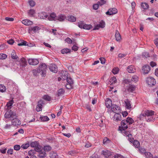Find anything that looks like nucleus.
Segmentation results:
<instances>
[{"label": "nucleus", "mask_w": 158, "mask_h": 158, "mask_svg": "<svg viewBox=\"0 0 158 158\" xmlns=\"http://www.w3.org/2000/svg\"><path fill=\"white\" fill-rule=\"evenodd\" d=\"M154 112L152 110H146L144 112H142L139 116L140 119L143 117H145V119L148 122L153 121L154 120L152 115L154 114Z\"/></svg>", "instance_id": "f257e3e1"}, {"label": "nucleus", "mask_w": 158, "mask_h": 158, "mask_svg": "<svg viewBox=\"0 0 158 158\" xmlns=\"http://www.w3.org/2000/svg\"><path fill=\"white\" fill-rule=\"evenodd\" d=\"M39 70L40 72H41V75L43 76L44 77L46 74V70L47 69V66L45 64L42 63L39 65Z\"/></svg>", "instance_id": "f03ea898"}, {"label": "nucleus", "mask_w": 158, "mask_h": 158, "mask_svg": "<svg viewBox=\"0 0 158 158\" xmlns=\"http://www.w3.org/2000/svg\"><path fill=\"white\" fill-rule=\"evenodd\" d=\"M146 82L149 86H152L156 84V81L154 78L149 77L147 78Z\"/></svg>", "instance_id": "7ed1b4c3"}, {"label": "nucleus", "mask_w": 158, "mask_h": 158, "mask_svg": "<svg viewBox=\"0 0 158 158\" xmlns=\"http://www.w3.org/2000/svg\"><path fill=\"white\" fill-rule=\"evenodd\" d=\"M19 64L21 68L25 67L27 65L26 60L24 57L21 58L19 61Z\"/></svg>", "instance_id": "20e7f679"}, {"label": "nucleus", "mask_w": 158, "mask_h": 158, "mask_svg": "<svg viewBox=\"0 0 158 158\" xmlns=\"http://www.w3.org/2000/svg\"><path fill=\"white\" fill-rule=\"evenodd\" d=\"M117 12L118 10L117 9L115 8H113L109 9L106 13V15H110L115 14Z\"/></svg>", "instance_id": "39448f33"}, {"label": "nucleus", "mask_w": 158, "mask_h": 158, "mask_svg": "<svg viewBox=\"0 0 158 158\" xmlns=\"http://www.w3.org/2000/svg\"><path fill=\"white\" fill-rule=\"evenodd\" d=\"M50 71L54 73H56L58 71V68L56 65L54 64H50L49 66Z\"/></svg>", "instance_id": "423d86ee"}, {"label": "nucleus", "mask_w": 158, "mask_h": 158, "mask_svg": "<svg viewBox=\"0 0 158 158\" xmlns=\"http://www.w3.org/2000/svg\"><path fill=\"white\" fill-rule=\"evenodd\" d=\"M28 61L29 64L33 65H37L39 63L38 60L37 59H29Z\"/></svg>", "instance_id": "0eeeda50"}, {"label": "nucleus", "mask_w": 158, "mask_h": 158, "mask_svg": "<svg viewBox=\"0 0 158 158\" xmlns=\"http://www.w3.org/2000/svg\"><path fill=\"white\" fill-rule=\"evenodd\" d=\"M35 152H39L40 154H44L45 153V152L43 151V148L39 144L35 148Z\"/></svg>", "instance_id": "6e6552de"}, {"label": "nucleus", "mask_w": 158, "mask_h": 158, "mask_svg": "<svg viewBox=\"0 0 158 158\" xmlns=\"http://www.w3.org/2000/svg\"><path fill=\"white\" fill-rule=\"evenodd\" d=\"M102 154L104 155L106 158H108L110 156L112 155L113 153L111 152L110 151L108 150H106L102 151Z\"/></svg>", "instance_id": "1a4fd4ad"}, {"label": "nucleus", "mask_w": 158, "mask_h": 158, "mask_svg": "<svg viewBox=\"0 0 158 158\" xmlns=\"http://www.w3.org/2000/svg\"><path fill=\"white\" fill-rule=\"evenodd\" d=\"M66 18V16L65 15L61 14L56 16V19L60 22H62L64 21Z\"/></svg>", "instance_id": "9d476101"}, {"label": "nucleus", "mask_w": 158, "mask_h": 158, "mask_svg": "<svg viewBox=\"0 0 158 158\" xmlns=\"http://www.w3.org/2000/svg\"><path fill=\"white\" fill-rule=\"evenodd\" d=\"M142 70L144 74H148L150 70V67L149 65H145L143 67Z\"/></svg>", "instance_id": "9b49d317"}, {"label": "nucleus", "mask_w": 158, "mask_h": 158, "mask_svg": "<svg viewBox=\"0 0 158 158\" xmlns=\"http://www.w3.org/2000/svg\"><path fill=\"white\" fill-rule=\"evenodd\" d=\"M114 120L116 122L120 121L122 120L121 115L118 113H116L113 117Z\"/></svg>", "instance_id": "f8f14e48"}, {"label": "nucleus", "mask_w": 158, "mask_h": 158, "mask_svg": "<svg viewBox=\"0 0 158 158\" xmlns=\"http://www.w3.org/2000/svg\"><path fill=\"white\" fill-rule=\"evenodd\" d=\"M124 103L126 106V108L127 110H130L132 108L131 101L127 99L124 100Z\"/></svg>", "instance_id": "ddd939ff"}, {"label": "nucleus", "mask_w": 158, "mask_h": 158, "mask_svg": "<svg viewBox=\"0 0 158 158\" xmlns=\"http://www.w3.org/2000/svg\"><path fill=\"white\" fill-rule=\"evenodd\" d=\"M12 123L13 125L17 126L20 124V120L17 118H13L12 120Z\"/></svg>", "instance_id": "4468645a"}, {"label": "nucleus", "mask_w": 158, "mask_h": 158, "mask_svg": "<svg viewBox=\"0 0 158 158\" xmlns=\"http://www.w3.org/2000/svg\"><path fill=\"white\" fill-rule=\"evenodd\" d=\"M40 29V28L39 27L35 26L33 27H30L29 28L28 31L29 33L31 32L32 31L34 33H36Z\"/></svg>", "instance_id": "2eb2a0df"}, {"label": "nucleus", "mask_w": 158, "mask_h": 158, "mask_svg": "<svg viewBox=\"0 0 158 158\" xmlns=\"http://www.w3.org/2000/svg\"><path fill=\"white\" fill-rule=\"evenodd\" d=\"M61 73V76L63 80H65L68 77V73L67 71H62Z\"/></svg>", "instance_id": "dca6fc26"}, {"label": "nucleus", "mask_w": 158, "mask_h": 158, "mask_svg": "<svg viewBox=\"0 0 158 158\" xmlns=\"http://www.w3.org/2000/svg\"><path fill=\"white\" fill-rule=\"evenodd\" d=\"M22 23L26 26H29L32 25L33 24V22L28 19L23 20L22 21Z\"/></svg>", "instance_id": "f3484780"}, {"label": "nucleus", "mask_w": 158, "mask_h": 158, "mask_svg": "<svg viewBox=\"0 0 158 158\" xmlns=\"http://www.w3.org/2000/svg\"><path fill=\"white\" fill-rule=\"evenodd\" d=\"M121 125L123 127V130H125L128 127V124L126 120H122L121 122Z\"/></svg>", "instance_id": "a211bd4d"}, {"label": "nucleus", "mask_w": 158, "mask_h": 158, "mask_svg": "<svg viewBox=\"0 0 158 158\" xmlns=\"http://www.w3.org/2000/svg\"><path fill=\"white\" fill-rule=\"evenodd\" d=\"M105 105L107 108H110L113 105L112 101L110 99L107 98L106 100Z\"/></svg>", "instance_id": "6ab92c4d"}, {"label": "nucleus", "mask_w": 158, "mask_h": 158, "mask_svg": "<svg viewBox=\"0 0 158 158\" xmlns=\"http://www.w3.org/2000/svg\"><path fill=\"white\" fill-rule=\"evenodd\" d=\"M38 104L37 105L36 108V110L37 112H39L42 110V104L43 103L42 101H40L38 102Z\"/></svg>", "instance_id": "aec40b11"}, {"label": "nucleus", "mask_w": 158, "mask_h": 158, "mask_svg": "<svg viewBox=\"0 0 158 158\" xmlns=\"http://www.w3.org/2000/svg\"><path fill=\"white\" fill-rule=\"evenodd\" d=\"M127 71L130 73H132L135 72V69L134 67L132 65L128 66L127 68Z\"/></svg>", "instance_id": "412c9836"}, {"label": "nucleus", "mask_w": 158, "mask_h": 158, "mask_svg": "<svg viewBox=\"0 0 158 158\" xmlns=\"http://www.w3.org/2000/svg\"><path fill=\"white\" fill-rule=\"evenodd\" d=\"M119 110V107L116 105H113L111 107V110L112 111L116 113Z\"/></svg>", "instance_id": "4be33fe9"}, {"label": "nucleus", "mask_w": 158, "mask_h": 158, "mask_svg": "<svg viewBox=\"0 0 158 158\" xmlns=\"http://www.w3.org/2000/svg\"><path fill=\"white\" fill-rule=\"evenodd\" d=\"M135 88L136 87L135 85L129 84L128 86V90L129 92H132L135 90Z\"/></svg>", "instance_id": "5701e85b"}, {"label": "nucleus", "mask_w": 158, "mask_h": 158, "mask_svg": "<svg viewBox=\"0 0 158 158\" xmlns=\"http://www.w3.org/2000/svg\"><path fill=\"white\" fill-rule=\"evenodd\" d=\"M56 14L53 13L50 14V16H49L48 17V19L50 20H56Z\"/></svg>", "instance_id": "b1692460"}, {"label": "nucleus", "mask_w": 158, "mask_h": 158, "mask_svg": "<svg viewBox=\"0 0 158 158\" xmlns=\"http://www.w3.org/2000/svg\"><path fill=\"white\" fill-rule=\"evenodd\" d=\"M115 37L117 41H119L121 39L120 35L118 30H116L115 32Z\"/></svg>", "instance_id": "393cba45"}, {"label": "nucleus", "mask_w": 158, "mask_h": 158, "mask_svg": "<svg viewBox=\"0 0 158 158\" xmlns=\"http://www.w3.org/2000/svg\"><path fill=\"white\" fill-rule=\"evenodd\" d=\"M39 16L40 18L43 19L46 18L48 16L47 14L45 12L41 13L39 15Z\"/></svg>", "instance_id": "a878e982"}, {"label": "nucleus", "mask_w": 158, "mask_h": 158, "mask_svg": "<svg viewBox=\"0 0 158 158\" xmlns=\"http://www.w3.org/2000/svg\"><path fill=\"white\" fill-rule=\"evenodd\" d=\"M52 149V148L50 146H45L43 148V151L46 152H48L50 151Z\"/></svg>", "instance_id": "bb28decb"}, {"label": "nucleus", "mask_w": 158, "mask_h": 158, "mask_svg": "<svg viewBox=\"0 0 158 158\" xmlns=\"http://www.w3.org/2000/svg\"><path fill=\"white\" fill-rule=\"evenodd\" d=\"M13 102V99H12L7 103L6 106L8 109H10L11 108L12 106V105Z\"/></svg>", "instance_id": "cd10ccee"}, {"label": "nucleus", "mask_w": 158, "mask_h": 158, "mask_svg": "<svg viewBox=\"0 0 158 158\" xmlns=\"http://www.w3.org/2000/svg\"><path fill=\"white\" fill-rule=\"evenodd\" d=\"M65 91L64 89L62 88L59 89L57 91L58 96H62L64 93Z\"/></svg>", "instance_id": "c85d7f7f"}, {"label": "nucleus", "mask_w": 158, "mask_h": 158, "mask_svg": "<svg viewBox=\"0 0 158 158\" xmlns=\"http://www.w3.org/2000/svg\"><path fill=\"white\" fill-rule=\"evenodd\" d=\"M39 69L37 68L35 69H33L32 71V73L34 76H36L38 75L39 73L40 72L39 70Z\"/></svg>", "instance_id": "c756f323"}, {"label": "nucleus", "mask_w": 158, "mask_h": 158, "mask_svg": "<svg viewBox=\"0 0 158 158\" xmlns=\"http://www.w3.org/2000/svg\"><path fill=\"white\" fill-rule=\"evenodd\" d=\"M126 120L127 121V124L129 125L132 124L134 122V120L133 119L129 117H128Z\"/></svg>", "instance_id": "7c9ffc66"}, {"label": "nucleus", "mask_w": 158, "mask_h": 158, "mask_svg": "<svg viewBox=\"0 0 158 158\" xmlns=\"http://www.w3.org/2000/svg\"><path fill=\"white\" fill-rule=\"evenodd\" d=\"M68 19L70 21L74 22L76 21V18L72 15H69L68 17Z\"/></svg>", "instance_id": "2f4dec72"}, {"label": "nucleus", "mask_w": 158, "mask_h": 158, "mask_svg": "<svg viewBox=\"0 0 158 158\" xmlns=\"http://www.w3.org/2000/svg\"><path fill=\"white\" fill-rule=\"evenodd\" d=\"M110 140L107 138L105 137L103 140V143L104 144H107L110 142Z\"/></svg>", "instance_id": "473e14b6"}, {"label": "nucleus", "mask_w": 158, "mask_h": 158, "mask_svg": "<svg viewBox=\"0 0 158 158\" xmlns=\"http://www.w3.org/2000/svg\"><path fill=\"white\" fill-rule=\"evenodd\" d=\"M92 27L91 25L90 24H85L83 25V28L86 30H89Z\"/></svg>", "instance_id": "72a5a7b5"}, {"label": "nucleus", "mask_w": 158, "mask_h": 158, "mask_svg": "<svg viewBox=\"0 0 158 158\" xmlns=\"http://www.w3.org/2000/svg\"><path fill=\"white\" fill-rule=\"evenodd\" d=\"M11 110H10L8 112H6L4 115V116L6 118H11Z\"/></svg>", "instance_id": "f704fd0d"}, {"label": "nucleus", "mask_w": 158, "mask_h": 158, "mask_svg": "<svg viewBox=\"0 0 158 158\" xmlns=\"http://www.w3.org/2000/svg\"><path fill=\"white\" fill-rule=\"evenodd\" d=\"M35 10L33 9H30L28 12L29 16L32 17L35 13Z\"/></svg>", "instance_id": "c9c22d12"}, {"label": "nucleus", "mask_w": 158, "mask_h": 158, "mask_svg": "<svg viewBox=\"0 0 158 158\" xmlns=\"http://www.w3.org/2000/svg\"><path fill=\"white\" fill-rule=\"evenodd\" d=\"M145 155L146 158H153L152 155L150 152H146Z\"/></svg>", "instance_id": "e433bc0d"}, {"label": "nucleus", "mask_w": 158, "mask_h": 158, "mask_svg": "<svg viewBox=\"0 0 158 158\" xmlns=\"http://www.w3.org/2000/svg\"><path fill=\"white\" fill-rule=\"evenodd\" d=\"M142 7L144 9H146L148 8L149 5L146 3H142L141 4Z\"/></svg>", "instance_id": "4c0bfd02"}, {"label": "nucleus", "mask_w": 158, "mask_h": 158, "mask_svg": "<svg viewBox=\"0 0 158 158\" xmlns=\"http://www.w3.org/2000/svg\"><path fill=\"white\" fill-rule=\"evenodd\" d=\"M11 57L14 59H17L18 58V56L16 55L14 50H13L11 53Z\"/></svg>", "instance_id": "58836bf2"}, {"label": "nucleus", "mask_w": 158, "mask_h": 158, "mask_svg": "<svg viewBox=\"0 0 158 158\" xmlns=\"http://www.w3.org/2000/svg\"><path fill=\"white\" fill-rule=\"evenodd\" d=\"M71 50L68 48H64L61 50V52L62 54L67 53L70 52Z\"/></svg>", "instance_id": "ea45409f"}, {"label": "nucleus", "mask_w": 158, "mask_h": 158, "mask_svg": "<svg viewBox=\"0 0 158 158\" xmlns=\"http://www.w3.org/2000/svg\"><path fill=\"white\" fill-rule=\"evenodd\" d=\"M133 142V145L136 148H138L139 146L140 143L138 141L135 140H134Z\"/></svg>", "instance_id": "a19ab883"}, {"label": "nucleus", "mask_w": 158, "mask_h": 158, "mask_svg": "<svg viewBox=\"0 0 158 158\" xmlns=\"http://www.w3.org/2000/svg\"><path fill=\"white\" fill-rule=\"evenodd\" d=\"M39 143L36 141L33 142L31 143L30 146L32 147L35 148L37 147Z\"/></svg>", "instance_id": "79ce46f5"}, {"label": "nucleus", "mask_w": 158, "mask_h": 158, "mask_svg": "<svg viewBox=\"0 0 158 158\" xmlns=\"http://www.w3.org/2000/svg\"><path fill=\"white\" fill-rule=\"evenodd\" d=\"M127 137L129 141L131 143H133L134 140L133 138L132 137V135L131 134V133H130V134H129V135H128Z\"/></svg>", "instance_id": "37998d69"}, {"label": "nucleus", "mask_w": 158, "mask_h": 158, "mask_svg": "<svg viewBox=\"0 0 158 158\" xmlns=\"http://www.w3.org/2000/svg\"><path fill=\"white\" fill-rule=\"evenodd\" d=\"M40 119L42 121H48L49 119L47 116H42L40 117Z\"/></svg>", "instance_id": "c03bdc74"}, {"label": "nucleus", "mask_w": 158, "mask_h": 158, "mask_svg": "<svg viewBox=\"0 0 158 158\" xmlns=\"http://www.w3.org/2000/svg\"><path fill=\"white\" fill-rule=\"evenodd\" d=\"M35 152V151L34 150H31L29 151L28 152V155L29 156H31L34 155Z\"/></svg>", "instance_id": "a18cd8bd"}, {"label": "nucleus", "mask_w": 158, "mask_h": 158, "mask_svg": "<svg viewBox=\"0 0 158 158\" xmlns=\"http://www.w3.org/2000/svg\"><path fill=\"white\" fill-rule=\"evenodd\" d=\"M6 90L5 86L2 85H0V91L3 92Z\"/></svg>", "instance_id": "49530a36"}, {"label": "nucleus", "mask_w": 158, "mask_h": 158, "mask_svg": "<svg viewBox=\"0 0 158 158\" xmlns=\"http://www.w3.org/2000/svg\"><path fill=\"white\" fill-rule=\"evenodd\" d=\"M27 43L26 41L23 40L21 43L18 44V45L19 46H21L22 45L29 46L28 44H27Z\"/></svg>", "instance_id": "de8ad7c7"}, {"label": "nucleus", "mask_w": 158, "mask_h": 158, "mask_svg": "<svg viewBox=\"0 0 158 158\" xmlns=\"http://www.w3.org/2000/svg\"><path fill=\"white\" fill-rule=\"evenodd\" d=\"M7 57V55L5 54L0 53V59H5Z\"/></svg>", "instance_id": "09e8293b"}, {"label": "nucleus", "mask_w": 158, "mask_h": 158, "mask_svg": "<svg viewBox=\"0 0 158 158\" xmlns=\"http://www.w3.org/2000/svg\"><path fill=\"white\" fill-rule=\"evenodd\" d=\"M12 125V123L11 124H6L4 127V128L6 129H10L11 128Z\"/></svg>", "instance_id": "8fccbe9b"}, {"label": "nucleus", "mask_w": 158, "mask_h": 158, "mask_svg": "<svg viewBox=\"0 0 158 158\" xmlns=\"http://www.w3.org/2000/svg\"><path fill=\"white\" fill-rule=\"evenodd\" d=\"M119 70L118 68H115L113 69L112 72L114 74H116L118 73Z\"/></svg>", "instance_id": "3c124183"}, {"label": "nucleus", "mask_w": 158, "mask_h": 158, "mask_svg": "<svg viewBox=\"0 0 158 158\" xmlns=\"http://www.w3.org/2000/svg\"><path fill=\"white\" fill-rule=\"evenodd\" d=\"M30 146L29 144V143H26L25 144H23L22 145L21 147L22 148H23L24 149H26L28 147H29Z\"/></svg>", "instance_id": "603ef678"}, {"label": "nucleus", "mask_w": 158, "mask_h": 158, "mask_svg": "<svg viewBox=\"0 0 158 158\" xmlns=\"http://www.w3.org/2000/svg\"><path fill=\"white\" fill-rule=\"evenodd\" d=\"M43 98L48 101H50L51 100V98L48 95H45L43 96Z\"/></svg>", "instance_id": "864d4df0"}, {"label": "nucleus", "mask_w": 158, "mask_h": 158, "mask_svg": "<svg viewBox=\"0 0 158 158\" xmlns=\"http://www.w3.org/2000/svg\"><path fill=\"white\" fill-rule=\"evenodd\" d=\"M67 83L69 84H73V80L70 77H68L67 79Z\"/></svg>", "instance_id": "5fc2aeb1"}, {"label": "nucleus", "mask_w": 158, "mask_h": 158, "mask_svg": "<svg viewBox=\"0 0 158 158\" xmlns=\"http://www.w3.org/2000/svg\"><path fill=\"white\" fill-rule=\"evenodd\" d=\"M11 118H17V116L15 112H13L11 111Z\"/></svg>", "instance_id": "6e6d98bb"}, {"label": "nucleus", "mask_w": 158, "mask_h": 158, "mask_svg": "<svg viewBox=\"0 0 158 158\" xmlns=\"http://www.w3.org/2000/svg\"><path fill=\"white\" fill-rule=\"evenodd\" d=\"M73 87V84L67 83L66 85V87L67 89H71Z\"/></svg>", "instance_id": "4d7b16f0"}, {"label": "nucleus", "mask_w": 158, "mask_h": 158, "mask_svg": "<svg viewBox=\"0 0 158 158\" xmlns=\"http://www.w3.org/2000/svg\"><path fill=\"white\" fill-rule=\"evenodd\" d=\"M28 2L30 5L32 7L34 6L35 4V2L33 0H30Z\"/></svg>", "instance_id": "13d9d810"}, {"label": "nucleus", "mask_w": 158, "mask_h": 158, "mask_svg": "<svg viewBox=\"0 0 158 158\" xmlns=\"http://www.w3.org/2000/svg\"><path fill=\"white\" fill-rule=\"evenodd\" d=\"M21 146L19 145H15L14 147V149L16 151L19 150Z\"/></svg>", "instance_id": "bf43d9fd"}, {"label": "nucleus", "mask_w": 158, "mask_h": 158, "mask_svg": "<svg viewBox=\"0 0 158 158\" xmlns=\"http://www.w3.org/2000/svg\"><path fill=\"white\" fill-rule=\"evenodd\" d=\"M78 26L81 28H83V25H84L83 22L80 21L78 23Z\"/></svg>", "instance_id": "052dcab7"}, {"label": "nucleus", "mask_w": 158, "mask_h": 158, "mask_svg": "<svg viewBox=\"0 0 158 158\" xmlns=\"http://www.w3.org/2000/svg\"><path fill=\"white\" fill-rule=\"evenodd\" d=\"M65 41L69 44H71L72 43V40L69 38L68 37L65 40Z\"/></svg>", "instance_id": "680f3d73"}, {"label": "nucleus", "mask_w": 158, "mask_h": 158, "mask_svg": "<svg viewBox=\"0 0 158 158\" xmlns=\"http://www.w3.org/2000/svg\"><path fill=\"white\" fill-rule=\"evenodd\" d=\"M106 3V2L104 0H100L98 3L99 6H102Z\"/></svg>", "instance_id": "e2e57ef3"}, {"label": "nucleus", "mask_w": 158, "mask_h": 158, "mask_svg": "<svg viewBox=\"0 0 158 158\" xmlns=\"http://www.w3.org/2000/svg\"><path fill=\"white\" fill-rule=\"evenodd\" d=\"M110 80L111 81V82H112V83H115L116 82L117 79L115 77H112Z\"/></svg>", "instance_id": "0e129e2a"}, {"label": "nucleus", "mask_w": 158, "mask_h": 158, "mask_svg": "<svg viewBox=\"0 0 158 158\" xmlns=\"http://www.w3.org/2000/svg\"><path fill=\"white\" fill-rule=\"evenodd\" d=\"M57 155V154L56 153H53V154L52 152L50 153V157L51 158H55Z\"/></svg>", "instance_id": "69168bd1"}, {"label": "nucleus", "mask_w": 158, "mask_h": 158, "mask_svg": "<svg viewBox=\"0 0 158 158\" xmlns=\"http://www.w3.org/2000/svg\"><path fill=\"white\" fill-rule=\"evenodd\" d=\"M114 158H124L123 156L119 154H116L114 156Z\"/></svg>", "instance_id": "338daca9"}, {"label": "nucleus", "mask_w": 158, "mask_h": 158, "mask_svg": "<svg viewBox=\"0 0 158 158\" xmlns=\"http://www.w3.org/2000/svg\"><path fill=\"white\" fill-rule=\"evenodd\" d=\"M38 156L39 157L38 158H44L46 156V153L45 154H39Z\"/></svg>", "instance_id": "774afa93"}]
</instances>
